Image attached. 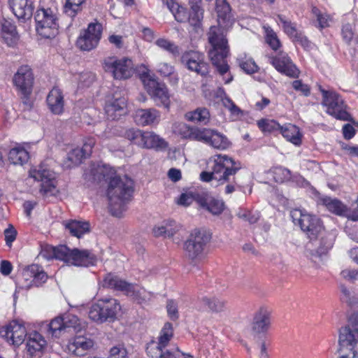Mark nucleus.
Segmentation results:
<instances>
[{"label":"nucleus","instance_id":"7c9ffc66","mask_svg":"<svg viewBox=\"0 0 358 358\" xmlns=\"http://www.w3.org/2000/svg\"><path fill=\"white\" fill-rule=\"evenodd\" d=\"M46 345L44 338L37 331H33L28 336L27 341V351L31 356L37 355Z\"/></svg>","mask_w":358,"mask_h":358},{"label":"nucleus","instance_id":"a18cd8bd","mask_svg":"<svg viewBox=\"0 0 358 358\" xmlns=\"http://www.w3.org/2000/svg\"><path fill=\"white\" fill-rule=\"evenodd\" d=\"M237 62L240 68L248 74H252L258 71L259 67L255 61L246 55H240Z\"/></svg>","mask_w":358,"mask_h":358},{"label":"nucleus","instance_id":"2f4dec72","mask_svg":"<svg viewBox=\"0 0 358 358\" xmlns=\"http://www.w3.org/2000/svg\"><path fill=\"white\" fill-rule=\"evenodd\" d=\"M67 246L64 245L57 247L45 245L42 247L40 255L46 259H56L64 261Z\"/></svg>","mask_w":358,"mask_h":358},{"label":"nucleus","instance_id":"72a5a7b5","mask_svg":"<svg viewBox=\"0 0 358 358\" xmlns=\"http://www.w3.org/2000/svg\"><path fill=\"white\" fill-rule=\"evenodd\" d=\"M166 146L165 141L153 132H143L141 148H163Z\"/></svg>","mask_w":358,"mask_h":358},{"label":"nucleus","instance_id":"473e14b6","mask_svg":"<svg viewBox=\"0 0 358 358\" xmlns=\"http://www.w3.org/2000/svg\"><path fill=\"white\" fill-rule=\"evenodd\" d=\"M8 157L11 164L22 166L28 162L29 155L23 147L17 145L9 150Z\"/></svg>","mask_w":358,"mask_h":358},{"label":"nucleus","instance_id":"5fc2aeb1","mask_svg":"<svg viewBox=\"0 0 358 358\" xmlns=\"http://www.w3.org/2000/svg\"><path fill=\"white\" fill-rule=\"evenodd\" d=\"M237 216L238 218L248 222L250 224H255L259 219L258 213H254L252 211L244 208H239L237 213Z\"/></svg>","mask_w":358,"mask_h":358},{"label":"nucleus","instance_id":"79ce46f5","mask_svg":"<svg viewBox=\"0 0 358 358\" xmlns=\"http://www.w3.org/2000/svg\"><path fill=\"white\" fill-rule=\"evenodd\" d=\"M198 0H195V4L191 6V10L188 13L187 22L192 27H199L201 24L203 17V10L199 4H197Z\"/></svg>","mask_w":358,"mask_h":358},{"label":"nucleus","instance_id":"0eeeda50","mask_svg":"<svg viewBox=\"0 0 358 358\" xmlns=\"http://www.w3.org/2000/svg\"><path fill=\"white\" fill-rule=\"evenodd\" d=\"M320 91L322 96L321 104L326 108L327 114L339 120H352L348 104L338 93L334 90H326L322 87H320Z\"/></svg>","mask_w":358,"mask_h":358},{"label":"nucleus","instance_id":"a19ab883","mask_svg":"<svg viewBox=\"0 0 358 358\" xmlns=\"http://www.w3.org/2000/svg\"><path fill=\"white\" fill-rule=\"evenodd\" d=\"M85 158V156L80 148H76L67 154L66 158L64 162V166L66 168H71L75 166H78Z\"/></svg>","mask_w":358,"mask_h":358},{"label":"nucleus","instance_id":"6ab92c4d","mask_svg":"<svg viewBox=\"0 0 358 358\" xmlns=\"http://www.w3.org/2000/svg\"><path fill=\"white\" fill-rule=\"evenodd\" d=\"M64 262L76 266L88 267L96 264V256L89 250H71L67 247V251Z\"/></svg>","mask_w":358,"mask_h":358},{"label":"nucleus","instance_id":"8fccbe9b","mask_svg":"<svg viewBox=\"0 0 358 358\" xmlns=\"http://www.w3.org/2000/svg\"><path fill=\"white\" fill-rule=\"evenodd\" d=\"M65 330L68 329H73L75 331L81 329V324L78 317L74 315L68 313L62 316Z\"/></svg>","mask_w":358,"mask_h":358},{"label":"nucleus","instance_id":"bf43d9fd","mask_svg":"<svg viewBox=\"0 0 358 358\" xmlns=\"http://www.w3.org/2000/svg\"><path fill=\"white\" fill-rule=\"evenodd\" d=\"M341 34L344 41L350 44L354 40H356V35L354 31V28L351 24H345L342 27Z\"/></svg>","mask_w":358,"mask_h":358},{"label":"nucleus","instance_id":"39448f33","mask_svg":"<svg viewBox=\"0 0 358 358\" xmlns=\"http://www.w3.org/2000/svg\"><path fill=\"white\" fill-rule=\"evenodd\" d=\"M293 223L300 227L310 241H316L324 232L322 220L305 210L295 208L290 211Z\"/></svg>","mask_w":358,"mask_h":358},{"label":"nucleus","instance_id":"393cba45","mask_svg":"<svg viewBox=\"0 0 358 358\" xmlns=\"http://www.w3.org/2000/svg\"><path fill=\"white\" fill-rule=\"evenodd\" d=\"M94 346V341L85 336H76L71 338L66 345V350L76 356H84Z\"/></svg>","mask_w":358,"mask_h":358},{"label":"nucleus","instance_id":"49530a36","mask_svg":"<svg viewBox=\"0 0 358 358\" xmlns=\"http://www.w3.org/2000/svg\"><path fill=\"white\" fill-rule=\"evenodd\" d=\"M341 291L342 293L341 299L345 303H348V306H358V289L357 290H350L345 286H341Z\"/></svg>","mask_w":358,"mask_h":358},{"label":"nucleus","instance_id":"423d86ee","mask_svg":"<svg viewBox=\"0 0 358 358\" xmlns=\"http://www.w3.org/2000/svg\"><path fill=\"white\" fill-rule=\"evenodd\" d=\"M102 286L116 291L123 292L127 296H132L138 303L149 301L152 297L151 292H147L143 288L138 287L135 284L129 283L111 273L104 276Z\"/></svg>","mask_w":358,"mask_h":358},{"label":"nucleus","instance_id":"cd10ccee","mask_svg":"<svg viewBox=\"0 0 358 358\" xmlns=\"http://www.w3.org/2000/svg\"><path fill=\"white\" fill-rule=\"evenodd\" d=\"M317 203L325 206L329 211L338 216L346 215V213L348 212V207L341 201L335 198L318 194Z\"/></svg>","mask_w":358,"mask_h":358},{"label":"nucleus","instance_id":"2eb2a0df","mask_svg":"<svg viewBox=\"0 0 358 358\" xmlns=\"http://www.w3.org/2000/svg\"><path fill=\"white\" fill-rule=\"evenodd\" d=\"M102 25L100 23H90L77 39L76 45L79 49L90 51L99 44L101 38Z\"/></svg>","mask_w":358,"mask_h":358},{"label":"nucleus","instance_id":"6e6552de","mask_svg":"<svg viewBox=\"0 0 358 358\" xmlns=\"http://www.w3.org/2000/svg\"><path fill=\"white\" fill-rule=\"evenodd\" d=\"M120 310V306L117 299L105 298L99 299L96 303L92 304L88 315L92 321L102 324L114 321Z\"/></svg>","mask_w":358,"mask_h":358},{"label":"nucleus","instance_id":"c756f323","mask_svg":"<svg viewBox=\"0 0 358 358\" xmlns=\"http://www.w3.org/2000/svg\"><path fill=\"white\" fill-rule=\"evenodd\" d=\"M1 36L8 46L15 45L20 38L16 27L6 19H3L1 22Z\"/></svg>","mask_w":358,"mask_h":358},{"label":"nucleus","instance_id":"f8f14e48","mask_svg":"<svg viewBox=\"0 0 358 358\" xmlns=\"http://www.w3.org/2000/svg\"><path fill=\"white\" fill-rule=\"evenodd\" d=\"M103 68L106 72L112 73L114 78L118 80L127 79L134 72L133 62L127 57H108L104 59Z\"/></svg>","mask_w":358,"mask_h":358},{"label":"nucleus","instance_id":"bb28decb","mask_svg":"<svg viewBox=\"0 0 358 358\" xmlns=\"http://www.w3.org/2000/svg\"><path fill=\"white\" fill-rule=\"evenodd\" d=\"M8 3L19 20H27L32 16L34 8L31 0H8Z\"/></svg>","mask_w":358,"mask_h":358},{"label":"nucleus","instance_id":"f704fd0d","mask_svg":"<svg viewBox=\"0 0 358 358\" xmlns=\"http://www.w3.org/2000/svg\"><path fill=\"white\" fill-rule=\"evenodd\" d=\"M41 328L48 335L55 338L59 337L62 332L66 331L62 316L55 317L50 323H43Z\"/></svg>","mask_w":358,"mask_h":358},{"label":"nucleus","instance_id":"20e7f679","mask_svg":"<svg viewBox=\"0 0 358 358\" xmlns=\"http://www.w3.org/2000/svg\"><path fill=\"white\" fill-rule=\"evenodd\" d=\"M180 130L184 138L203 143L216 150H225L231 145V141L224 134L215 129L190 127L185 124H182Z\"/></svg>","mask_w":358,"mask_h":358},{"label":"nucleus","instance_id":"680f3d73","mask_svg":"<svg viewBox=\"0 0 358 358\" xmlns=\"http://www.w3.org/2000/svg\"><path fill=\"white\" fill-rule=\"evenodd\" d=\"M164 350V349L155 341H151L146 347L147 355L152 358H159Z\"/></svg>","mask_w":358,"mask_h":358},{"label":"nucleus","instance_id":"e2e57ef3","mask_svg":"<svg viewBox=\"0 0 358 358\" xmlns=\"http://www.w3.org/2000/svg\"><path fill=\"white\" fill-rule=\"evenodd\" d=\"M164 227L166 230V237L171 238L181 228V226L173 220H168L163 222Z\"/></svg>","mask_w":358,"mask_h":358},{"label":"nucleus","instance_id":"052dcab7","mask_svg":"<svg viewBox=\"0 0 358 358\" xmlns=\"http://www.w3.org/2000/svg\"><path fill=\"white\" fill-rule=\"evenodd\" d=\"M313 13L316 16L318 22V27L320 29L328 27L329 26V21L331 20L329 15L327 13H322L317 8H313Z\"/></svg>","mask_w":358,"mask_h":358},{"label":"nucleus","instance_id":"4c0bfd02","mask_svg":"<svg viewBox=\"0 0 358 358\" xmlns=\"http://www.w3.org/2000/svg\"><path fill=\"white\" fill-rule=\"evenodd\" d=\"M200 302L208 307L210 311L216 313L224 311L227 304L226 301L215 296H203L200 299Z\"/></svg>","mask_w":358,"mask_h":358},{"label":"nucleus","instance_id":"dca6fc26","mask_svg":"<svg viewBox=\"0 0 358 358\" xmlns=\"http://www.w3.org/2000/svg\"><path fill=\"white\" fill-rule=\"evenodd\" d=\"M268 62L281 74L291 78H298L300 70L292 59L285 52H279L276 55L268 56Z\"/></svg>","mask_w":358,"mask_h":358},{"label":"nucleus","instance_id":"a878e982","mask_svg":"<svg viewBox=\"0 0 358 358\" xmlns=\"http://www.w3.org/2000/svg\"><path fill=\"white\" fill-rule=\"evenodd\" d=\"M160 116V112L154 108H140L135 111L134 119L136 124L145 127L158 124Z\"/></svg>","mask_w":358,"mask_h":358},{"label":"nucleus","instance_id":"1a4fd4ad","mask_svg":"<svg viewBox=\"0 0 358 358\" xmlns=\"http://www.w3.org/2000/svg\"><path fill=\"white\" fill-rule=\"evenodd\" d=\"M36 29L37 33L43 38L55 37L58 33V19L56 14L50 8L37 10L35 16Z\"/></svg>","mask_w":358,"mask_h":358},{"label":"nucleus","instance_id":"f03ea898","mask_svg":"<svg viewBox=\"0 0 358 358\" xmlns=\"http://www.w3.org/2000/svg\"><path fill=\"white\" fill-rule=\"evenodd\" d=\"M99 173L103 179L110 180L107 189L109 209L113 216L120 217L127 210V204L132 199L134 181L127 176L113 177L115 170L107 165L100 168Z\"/></svg>","mask_w":358,"mask_h":358},{"label":"nucleus","instance_id":"3c124183","mask_svg":"<svg viewBox=\"0 0 358 358\" xmlns=\"http://www.w3.org/2000/svg\"><path fill=\"white\" fill-rule=\"evenodd\" d=\"M225 204L222 200L216 199L213 197L209 200L207 208L208 211L214 215H220L224 210Z\"/></svg>","mask_w":358,"mask_h":358},{"label":"nucleus","instance_id":"aec40b11","mask_svg":"<svg viewBox=\"0 0 358 358\" xmlns=\"http://www.w3.org/2000/svg\"><path fill=\"white\" fill-rule=\"evenodd\" d=\"M0 334L8 343L17 346L24 341L27 335L24 326L17 321H13L3 328Z\"/></svg>","mask_w":358,"mask_h":358},{"label":"nucleus","instance_id":"0e129e2a","mask_svg":"<svg viewBox=\"0 0 358 358\" xmlns=\"http://www.w3.org/2000/svg\"><path fill=\"white\" fill-rule=\"evenodd\" d=\"M211 198L212 196L206 192L195 191L194 192V201L203 208H207Z\"/></svg>","mask_w":358,"mask_h":358},{"label":"nucleus","instance_id":"c9c22d12","mask_svg":"<svg viewBox=\"0 0 358 358\" xmlns=\"http://www.w3.org/2000/svg\"><path fill=\"white\" fill-rule=\"evenodd\" d=\"M282 135L289 141L295 145H299L301 143V134L299 128L294 124H288L280 127V129Z\"/></svg>","mask_w":358,"mask_h":358},{"label":"nucleus","instance_id":"338daca9","mask_svg":"<svg viewBox=\"0 0 358 358\" xmlns=\"http://www.w3.org/2000/svg\"><path fill=\"white\" fill-rule=\"evenodd\" d=\"M107 358H127V351L122 345L114 346L110 348Z\"/></svg>","mask_w":358,"mask_h":358},{"label":"nucleus","instance_id":"4be33fe9","mask_svg":"<svg viewBox=\"0 0 358 358\" xmlns=\"http://www.w3.org/2000/svg\"><path fill=\"white\" fill-rule=\"evenodd\" d=\"M182 61L190 71L201 76L208 73V65L204 62V56L201 53L194 51L186 52L182 55Z\"/></svg>","mask_w":358,"mask_h":358},{"label":"nucleus","instance_id":"864d4df0","mask_svg":"<svg viewBox=\"0 0 358 358\" xmlns=\"http://www.w3.org/2000/svg\"><path fill=\"white\" fill-rule=\"evenodd\" d=\"M266 41L271 48L275 51L278 50L281 46V43L276 33L271 28L266 29Z\"/></svg>","mask_w":358,"mask_h":358},{"label":"nucleus","instance_id":"58836bf2","mask_svg":"<svg viewBox=\"0 0 358 358\" xmlns=\"http://www.w3.org/2000/svg\"><path fill=\"white\" fill-rule=\"evenodd\" d=\"M173 337V327L171 323L166 322L160 330L156 341L164 350Z\"/></svg>","mask_w":358,"mask_h":358},{"label":"nucleus","instance_id":"c85d7f7f","mask_svg":"<svg viewBox=\"0 0 358 358\" xmlns=\"http://www.w3.org/2000/svg\"><path fill=\"white\" fill-rule=\"evenodd\" d=\"M47 103L50 111L55 115H60L64 111V96L62 91L54 87L47 96Z\"/></svg>","mask_w":358,"mask_h":358},{"label":"nucleus","instance_id":"9b49d317","mask_svg":"<svg viewBox=\"0 0 358 358\" xmlns=\"http://www.w3.org/2000/svg\"><path fill=\"white\" fill-rule=\"evenodd\" d=\"M210 240V236L205 231H193L184 244L185 255L192 260L201 259L204 248Z\"/></svg>","mask_w":358,"mask_h":358},{"label":"nucleus","instance_id":"69168bd1","mask_svg":"<svg viewBox=\"0 0 358 358\" xmlns=\"http://www.w3.org/2000/svg\"><path fill=\"white\" fill-rule=\"evenodd\" d=\"M156 71L162 77H169L174 73V67L166 62H161L157 66Z\"/></svg>","mask_w":358,"mask_h":358},{"label":"nucleus","instance_id":"774afa93","mask_svg":"<svg viewBox=\"0 0 358 358\" xmlns=\"http://www.w3.org/2000/svg\"><path fill=\"white\" fill-rule=\"evenodd\" d=\"M292 85L296 91L300 92L305 96H308L310 94L309 85L303 83L301 80H294L292 83Z\"/></svg>","mask_w":358,"mask_h":358},{"label":"nucleus","instance_id":"de8ad7c7","mask_svg":"<svg viewBox=\"0 0 358 358\" xmlns=\"http://www.w3.org/2000/svg\"><path fill=\"white\" fill-rule=\"evenodd\" d=\"M155 45L159 48L168 52L169 53L176 56L178 55L179 48L174 42L169 41L165 38H159L155 41Z\"/></svg>","mask_w":358,"mask_h":358},{"label":"nucleus","instance_id":"f257e3e1","mask_svg":"<svg viewBox=\"0 0 358 358\" xmlns=\"http://www.w3.org/2000/svg\"><path fill=\"white\" fill-rule=\"evenodd\" d=\"M215 10L217 14L219 26H211L207 34L208 41L210 45L208 56L217 71L224 75L229 70L226 58L229 55L228 41L220 27L228 28L234 22L231 13V7L227 0H216Z\"/></svg>","mask_w":358,"mask_h":358},{"label":"nucleus","instance_id":"f3484780","mask_svg":"<svg viewBox=\"0 0 358 358\" xmlns=\"http://www.w3.org/2000/svg\"><path fill=\"white\" fill-rule=\"evenodd\" d=\"M29 177L41 182L40 193L45 196L52 194L56 188V180L52 171L40 166L29 171Z\"/></svg>","mask_w":358,"mask_h":358},{"label":"nucleus","instance_id":"ddd939ff","mask_svg":"<svg viewBox=\"0 0 358 358\" xmlns=\"http://www.w3.org/2000/svg\"><path fill=\"white\" fill-rule=\"evenodd\" d=\"M144 85L156 106L169 110L171 95L164 83H160L156 79L148 78L144 80Z\"/></svg>","mask_w":358,"mask_h":358},{"label":"nucleus","instance_id":"c03bdc74","mask_svg":"<svg viewBox=\"0 0 358 358\" xmlns=\"http://www.w3.org/2000/svg\"><path fill=\"white\" fill-rule=\"evenodd\" d=\"M277 22L282 24L284 32L292 40L300 33L297 31L296 24L284 15H278Z\"/></svg>","mask_w":358,"mask_h":358},{"label":"nucleus","instance_id":"37998d69","mask_svg":"<svg viewBox=\"0 0 358 358\" xmlns=\"http://www.w3.org/2000/svg\"><path fill=\"white\" fill-rule=\"evenodd\" d=\"M186 117L190 121L206 124L210 120V113L206 108H198L188 113Z\"/></svg>","mask_w":358,"mask_h":358},{"label":"nucleus","instance_id":"09e8293b","mask_svg":"<svg viewBox=\"0 0 358 358\" xmlns=\"http://www.w3.org/2000/svg\"><path fill=\"white\" fill-rule=\"evenodd\" d=\"M84 1L85 0H66L64 8V13L71 17H75Z\"/></svg>","mask_w":358,"mask_h":358},{"label":"nucleus","instance_id":"6e6d98bb","mask_svg":"<svg viewBox=\"0 0 358 358\" xmlns=\"http://www.w3.org/2000/svg\"><path fill=\"white\" fill-rule=\"evenodd\" d=\"M258 127L264 132H271L280 130L281 126L273 120H261L258 122Z\"/></svg>","mask_w":358,"mask_h":358},{"label":"nucleus","instance_id":"4d7b16f0","mask_svg":"<svg viewBox=\"0 0 358 358\" xmlns=\"http://www.w3.org/2000/svg\"><path fill=\"white\" fill-rule=\"evenodd\" d=\"M173 15L176 21L179 22H185L188 20V13L187 9L178 3L176 4V7L173 10H169Z\"/></svg>","mask_w":358,"mask_h":358},{"label":"nucleus","instance_id":"9d476101","mask_svg":"<svg viewBox=\"0 0 358 358\" xmlns=\"http://www.w3.org/2000/svg\"><path fill=\"white\" fill-rule=\"evenodd\" d=\"M358 343V331L344 326L339 330L338 352L339 358H358V352L355 350Z\"/></svg>","mask_w":358,"mask_h":358},{"label":"nucleus","instance_id":"5701e85b","mask_svg":"<svg viewBox=\"0 0 358 358\" xmlns=\"http://www.w3.org/2000/svg\"><path fill=\"white\" fill-rule=\"evenodd\" d=\"M271 311L267 307H260L255 313L252 323V329L254 332L266 334L271 325Z\"/></svg>","mask_w":358,"mask_h":358},{"label":"nucleus","instance_id":"603ef678","mask_svg":"<svg viewBox=\"0 0 358 358\" xmlns=\"http://www.w3.org/2000/svg\"><path fill=\"white\" fill-rule=\"evenodd\" d=\"M143 131L137 129H127L124 133V137L133 144L141 147Z\"/></svg>","mask_w":358,"mask_h":358},{"label":"nucleus","instance_id":"412c9836","mask_svg":"<svg viewBox=\"0 0 358 358\" xmlns=\"http://www.w3.org/2000/svg\"><path fill=\"white\" fill-rule=\"evenodd\" d=\"M126 98L119 93H115L107 99L104 110L108 119L115 120L126 113Z\"/></svg>","mask_w":358,"mask_h":358},{"label":"nucleus","instance_id":"7ed1b4c3","mask_svg":"<svg viewBox=\"0 0 358 358\" xmlns=\"http://www.w3.org/2000/svg\"><path fill=\"white\" fill-rule=\"evenodd\" d=\"M211 165V171H202L200 179L203 182H210L213 180L217 181L219 185L227 183L224 189L226 194L233 193L238 187L239 181L236 174L241 169V163L234 161L226 155H215L209 159Z\"/></svg>","mask_w":358,"mask_h":358},{"label":"nucleus","instance_id":"a211bd4d","mask_svg":"<svg viewBox=\"0 0 358 358\" xmlns=\"http://www.w3.org/2000/svg\"><path fill=\"white\" fill-rule=\"evenodd\" d=\"M34 74L28 65L20 66L14 74L13 82L17 90L24 96H28L32 92L34 85Z\"/></svg>","mask_w":358,"mask_h":358},{"label":"nucleus","instance_id":"4468645a","mask_svg":"<svg viewBox=\"0 0 358 358\" xmlns=\"http://www.w3.org/2000/svg\"><path fill=\"white\" fill-rule=\"evenodd\" d=\"M48 280V275L43 268L38 264H31L25 267L19 279L20 286L24 289L39 287Z\"/></svg>","mask_w":358,"mask_h":358},{"label":"nucleus","instance_id":"ea45409f","mask_svg":"<svg viewBox=\"0 0 358 358\" xmlns=\"http://www.w3.org/2000/svg\"><path fill=\"white\" fill-rule=\"evenodd\" d=\"M273 178L276 182L283 183L290 181L292 178L303 180L300 176H292L290 170L282 166H275L273 169Z\"/></svg>","mask_w":358,"mask_h":358},{"label":"nucleus","instance_id":"e433bc0d","mask_svg":"<svg viewBox=\"0 0 358 358\" xmlns=\"http://www.w3.org/2000/svg\"><path fill=\"white\" fill-rule=\"evenodd\" d=\"M69 233L78 238L90 231V224L87 222L71 220L65 224Z\"/></svg>","mask_w":358,"mask_h":358},{"label":"nucleus","instance_id":"13d9d810","mask_svg":"<svg viewBox=\"0 0 358 358\" xmlns=\"http://www.w3.org/2000/svg\"><path fill=\"white\" fill-rule=\"evenodd\" d=\"M76 79L80 87H89L94 81L95 76L91 72H84L78 74Z\"/></svg>","mask_w":358,"mask_h":358},{"label":"nucleus","instance_id":"b1692460","mask_svg":"<svg viewBox=\"0 0 358 358\" xmlns=\"http://www.w3.org/2000/svg\"><path fill=\"white\" fill-rule=\"evenodd\" d=\"M318 242V245L316 249H312L313 243L311 241L307 244L306 250V255L313 259L315 257H320L323 255H326L334 245V237L331 234L327 233L324 230Z\"/></svg>","mask_w":358,"mask_h":358}]
</instances>
